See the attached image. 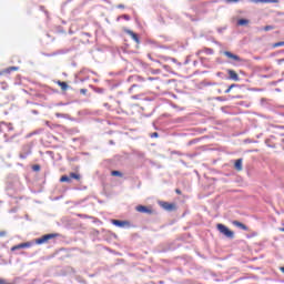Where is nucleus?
Masks as SVG:
<instances>
[{
  "mask_svg": "<svg viewBox=\"0 0 284 284\" xmlns=\"http://www.w3.org/2000/svg\"><path fill=\"white\" fill-rule=\"evenodd\" d=\"M161 206L163 207V210H168L169 212H172V210L174 209V204L169 202H161Z\"/></svg>",
  "mask_w": 284,
  "mask_h": 284,
  "instance_id": "nucleus-12",
  "label": "nucleus"
},
{
  "mask_svg": "<svg viewBox=\"0 0 284 284\" xmlns=\"http://www.w3.org/2000/svg\"><path fill=\"white\" fill-rule=\"evenodd\" d=\"M282 143H284V139H282Z\"/></svg>",
  "mask_w": 284,
  "mask_h": 284,
  "instance_id": "nucleus-58",
  "label": "nucleus"
},
{
  "mask_svg": "<svg viewBox=\"0 0 284 284\" xmlns=\"http://www.w3.org/2000/svg\"><path fill=\"white\" fill-rule=\"evenodd\" d=\"M57 119H70V114L67 113H55Z\"/></svg>",
  "mask_w": 284,
  "mask_h": 284,
  "instance_id": "nucleus-20",
  "label": "nucleus"
},
{
  "mask_svg": "<svg viewBox=\"0 0 284 284\" xmlns=\"http://www.w3.org/2000/svg\"><path fill=\"white\" fill-rule=\"evenodd\" d=\"M118 8H119V9H123V8H125V6H123V4H118Z\"/></svg>",
  "mask_w": 284,
  "mask_h": 284,
  "instance_id": "nucleus-43",
  "label": "nucleus"
},
{
  "mask_svg": "<svg viewBox=\"0 0 284 284\" xmlns=\"http://www.w3.org/2000/svg\"><path fill=\"white\" fill-rule=\"evenodd\" d=\"M122 19H125V21H130V16L129 14H123Z\"/></svg>",
  "mask_w": 284,
  "mask_h": 284,
  "instance_id": "nucleus-37",
  "label": "nucleus"
},
{
  "mask_svg": "<svg viewBox=\"0 0 284 284\" xmlns=\"http://www.w3.org/2000/svg\"><path fill=\"white\" fill-rule=\"evenodd\" d=\"M251 3H278V0H251Z\"/></svg>",
  "mask_w": 284,
  "mask_h": 284,
  "instance_id": "nucleus-14",
  "label": "nucleus"
},
{
  "mask_svg": "<svg viewBox=\"0 0 284 284\" xmlns=\"http://www.w3.org/2000/svg\"><path fill=\"white\" fill-rule=\"evenodd\" d=\"M58 105H63V103H58Z\"/></svg>",
  "mask_w": 284,
  "mask_h": 284,
  "instance_id": "nucleus-57",
  "label": "nucleus"
},
{
  "mask_svg": "<svg viewBox=\"0 0 284 284\" xmlns=\"http://www.w3.org/2000/svg\"><path fill=\"white\" fill-rule=\"evenodd\" d=\"M70 52V49H60L53 53L50 54V57H57L58 54H68Z\"/></svg>",
  "mask_w": 284,
  "mask_h": 284,
  "instance_id": "nucleus-15",
  "label": "nucleus"
},
{
  "mask_svg": "<svg viewBox=\"0 0 284 284\" xmlns=\"http://www.w3.org/2000/svg\"><path fill=\"white\" fill-rule=\"evenodd\" d=\"M61 183H72V179L68 175H62L60 179Z\"/></svg>",
  "mask_w": 284,
  "mask_h": 284,
  "instance_id": "nucleus-17",
  "label": "nucleus"
},
{
  "mask_svg": "<svg viewBox=\"0 0 284 284\" xmlns=\"http://www.w3.org/2000/svg\"><path fill=\"white\" fill-rule=\"evenodd\" d=\"M17 70H19V67H9L4 70V72H7V74H10V72H17Z\"/></svg>",
  "mask_w": 284,
  "mask_h": 284,
  "instance_id": "nucleus-19",
  "label": "nucleus"
},
{
  "mask_svg": "<svg viewBox=\"0 0 284 284\" xmlns=\"http://www.w3.org/2000/svg\"><path fill=\"white\" fill-rule=\"evenodd\" d=\"M80 94H88V89H81Z\"/></svg>",
  "mask_w": 284,
  "mask_h": 284,
  "instance_id": "nucleus-38",
  "label": "nucleus"
},
{
  "mask_svg": "<svg viewBox=\"0 0 284 284\" xmlns=\"http://www.w3.org/2000/svg\"><path fill=\"white\" fill-rule=\"evenodd\" d=\"M224 57H227V59H232L233 61H237V62L243 61V59H241V57H239L237 54H234L230 51H224Z\"/></svg>",
  "mask_w": 284,
  "mask_h": 284,
  "instance_id": "nucleus-7",
  "label": "nucleus"
},
{
  "mask_svg": "<svg viewBox=\"0 0 284 284\" xmlns=\"http://www.w3.org/2000/svg\"><path fill=\"white\" fill-rule=\"evenodd\" d=\"M104 108H110V104L109 103H104Z\"/></svg>",
  "mask_w": 284,
  "mask_h": 284,
  "instance_id": "nucleus-49",
  "label": "nucleus"
},
{
  "mask_svg": "<svg viewBox=\"0 0 284 284\" xmlns=\"http://www.w3.org/2000/svg\"><path fill=\"white\" fill-rule=\"evenodd\" d=\"M215 101H225V98H223V97H216V98H215Z\"/></svg>",
  "mask_w": 284,
  "mask_h": 284,
  "instance_id": "nucleus-39",
  "label": "nucleus"
},
{
  "mask_svg": "<svg viewBox=\"0 0 284 284\" xmlns=\"http://www.w3.org/2000/svg\"><path fill=\"white\" fill-rule=\"evenodd\" d=\"M3 128H6V122L0 123V134H1V132H3Z\"/></svg>",
  "mask_w": 284,
  "mask_h": 284,
  "instance_id": "nucleus-36",
  "label": "nucleus"
},
{
  "mask_svg": "<svg viewBox=\"0 0 284 284\" xmlns=\"http://www.w3.org/2000/svg\"><path fill=\"white\" fill-rule=\"evenodd\" d=\"M247 23H250V20L247 19H240L237 21V26H247Z\"/></svg>",
  "mask_w": 284,
  "mask_h": 284,
  "instance_id": "nucleus-21",
  "label": "nucleus"
},
{
  "mask_svg": "<svg viewBox=\"0 0 284 284\" xmlns=\"http://www.w3.org/2000/svg\"><path fill=\"white\" fill-rule=\"evenodd\" d=\"M32 114H39V111L33 110V111H32Z\"/></svg>",
  "mask_w": 284,
  "mask_h": 284,
  "instance_id": "nucleus-45",
  "label": "nucleus"
},
{
  "mask_svg": "<svg viewBox=\"0 0 284 284\" xmlns=\"http://www.w3.org/2000/svg\"><path fill=\"white\" fill-rule=\"evenodd\" d=\"M148 80H149V81H154V78L149 77Z\"/></svg>",
  "mask_w": 284,
  "mask_h": 284,
  "instance_id": "nucleus-47",
  "label": "nucleus"
},
{
  "mask_svg": "<svg viewBox=\"0 0 284 284\" xmlns=\"http://www.w3.org/2000/svg\"><path fill=\"white\" fill-rule=\"evenodd\" d=\"M2 73H0V77H1Z\"/></svg>",
  "mask_w": 284,
  "mask_h": 284,
  "instance_id": "nucleus-59",
  "label": "nucleus"
},
{
  "mask_svg": "<svg viewBox=\"0 0 284 284\" xmlns=\"http://www.w3.org/2000/svg\"><path fill=\"white\" fill-rule=\"evenodd\" d=\"M277 63H278V65H281V63H284V58H283V59L277 60Z\"/></svg>",
  "mask_w": 284,
  "mask_h": 284,
  "instance_id": "nucleus-42",
  "label": "nucleus"
},
{
  "mask_svg": "<svg viewBox=\"0 0 284 284\" xmlns=\"http://www.w3.org/2000/svg\"><path fill=\"white\" fill-rule=\"evenodd\" d=\"M225 1V3H239V1H241V0H224Z\"/></svg>",
  "mask_w": 284,
  "mask_h": 284,
  "instance_id": "nucleus-33",
  "label": "nucleus"
},
{
  "mask_svg": "<svg viewBox=\"0 0 284 284\" xmlns=\"http://www.w3.org/2000/svg\"><path fill=\"white\" fill-rule=\"evenodd\" d=\"M233 88H239V84H231L224 92L225 94H230L232 92Z\"/></svg>",
  "mask_w": 284,
  "mask_h": 284,
  "instance_id": "nucleus-22",
  "label": "nucleus"
},
{
  "mask_svg": "<svg viewBox=\"0 0 284 284\" xmlns=\"http://www.w3.org/2000/svg\"><path fill=\"white\" fill-rule=\"evenodd\" d=\"M70 179H74L75 181H80L81 180V175L78 173H70Z\"/></svg>",
  "mask_w": 284,
  "mask_h": 284,
  "instance_id": "nucleus-23",
  "label": "nucleus"
},
{
  "mask_svg": "<svg viewBox=\"0 0 284 284\" xmlns=\"http://www.w3.org/2000/svg\"><path fill=\"white\" fill-rule=\"evenodd\" d=\"M57 84H58L59 87H61V90H62L63 92H65V91L68 90V88H70V87L68 85V83H67V82H63V81H58Z\"/></svg>",
  "mask_w": 284,
  "mask_h": 284,
  "instance_id": "nucleus-16",
  "label": "nucleus"
},
{
  "mask_svg": "<svg viewBox=\"0 0 284 284\" xmlns=\"http://www.w3.org/2000/svg\"><path fill=\"white\" fill-rule=\"evenodd\" d=\"M6 234H8L6 231H0V237L6 236Z\"/></svg>",
  "mask_w": 284,
  "mask_h": 284,
  "instance_id": "nucleus-40",
  "label": "nucleus"
},
{
  "mask_svg": "<svg viewBox=\"0 0 284 284\" xmlns=\"http://www.w3.org/2000/svg\"><path fill=\"white\" fill-rule=\"evenodd\" d=\"M94 92H97L98 94H103V92H105V89H103V88H95Z\"/></svg>",
  "mask_w": 284,
  "mask_h": 284,
  "instance_id": "nucleus-26",
  "label": "nucleus"
},
{
  "mask_svg": "<svg viewBox=\"0 0 284 284\" xmlns=\"http://www.w3.org/2000/svg\"><path fill=\"white\" fill-rule=\"evenodd\" d=\"M0 284H6V280L0 278Z\"/></svg>",
  "mask_w": 284,
  "mask_h": 284,
  "instance_id": "nucleus-44",
  "label": "nucleus"
},
{
  "mask_svg": "<svg viewBox=\"0 0 284 284\" xmlns=\"http://www.w3.org/2000/svg\"><path fill=\"white\" fill-rule=\"evenodd\" d=\"M227 74L231 81H241V78L239 77V73H236V71L229 69Z\"/></svg>",
  "mask_w": 284,
  "mask_h": 284,
  "instance_id": "nucleus-6",
  "label": "nucleus"
},
{
  "mask_svg": "<svg viewBox=\"0 0 284 284\" xmlns=\"http://www.w3.org/2000/svg\"><path fill=\"white\" fill-rule=\"evenodd\" d=\"M270 30H274V26H265L264 32H270Z\"/></svg>",
  "mask_w": 284,
  "mask_h": 284,
  "instance_id": "nucleus-29",
  "label": "nucleus"
},
{
  "mask_svg": "<svg viewBox=\"0 0 284 284\" xmlns=\"http://www.w3.org/2000/svg\"><path fill=\"white\" fill-rule=\"evenodd\" d=\"M217 92H219V94H221V92H222L221 89H219Z\"/></svg>",
  "mask_w": 284,
  "mask_h": 284,
  "instance_id": "nucleus-54",
  "label": "nucleus"
},
{
  "mask_svg": "<svg viewBox=\"0 0 284 284\" xmlns=\"http://www.w3.org/2000/svg\"><path fill=\"white\" fill-rule=\"evenodd\" d=\"M77 281L78 283H87L85 280H83L81 276H77Z\"/></svg>",
  "mask_w": 284,
  "mask_h": 284,
  "instance_id": "nucleus-35",
  "label": "nucleus"
},
{
  "mask_svg": "<svg viewBox=\"0 0 284 284\" xmlns=\"http://www.w3.org/2000/svg\"><path fill=\"white\" fill-rule=\"evenodd\" d=\"M4 141H6V143H10L11 140L10 139H6Z\"/></svg>",
  "mask_w": 284,
  "mask_h": 284,
  "instance_id": "nucleus-50",
  "label": "nucleus"
},
{
  "mask_svg": "<svg viewBox=\"0 0 284 284\" xmlns=\"http://www.w3.org/2000/svg\"><path fill=\"white\" fill-rule=\"evenodd\" d=\"M126 32L128 34H130L133 41H135V43H141V40L139 39V34L134 33V31L132 30H128Z\"/></svg>",
  "mask_w": 284,
  "mask_h": 284,
  "instance_id": "nucleus-13",
  "label": "nucleus"
},
{
  "mask_svg": "<svg viewBox=\"0 0 284 284\" xmlns=\"http://www.w3.org/2000/svg\"><path fill=\"white\" fill-rule=\"evenodd\" d=\"M128 82L129 83H144L145 82V78H143L141 75H130L128 78Z\"/></svg>",
  "mask_w": 284,
  "mask_h": 284,
  "instance_id": "nucleus-4",
  "label": "nucleus"
},
{
  "mask_svg": "<svg viewBox=\"0 0 284 284\" xmlns=\"http://www.w3.org/2000/svg\"><path fill=\"white\" fill-rule=\"evenodd\" d=\"M217 230L221 234L226 236V239H234V232L230 231L225 224H217Z\"/></svg>",
  "mask_w": 284,
  "mask_h": 284,
  "instance_id": "nucleus-1",
  "label": "nucleus"
},
{
  "mask_svg": "<svg viewBox=\"0 0 284 284\" xmlns=\"http://www.w3.org/2000/svg\"><path fill=\"white\" fill-rule=\"evenodd\" d=\"M32 170H33V172H40V171H41V165L34 164V165L32 166Z\"/></svg>",
  "mask_w": 284,
  "mask_h": 284,
  "instance_id": "nucleus-27",
  "label": "nucleus"
},
{
  "mask_svg": "<svg viewBox=\"0 0 284 284\" xmlns=\"http://www.w3.org/2000/svg\"><path fill=\"white\" fill-rule=\"evenodd\" d=\"M232 225H234L235 227H239L240 230H243L244 232H247L250 229L247 227V225L243 224L242 222L239 221H233Z\"/></svg>",
  "mask_w": 284,
  "mask_h": 284,
  "instance_id": "nucleus-10",
  "label": "nucleus"
},
{
  "mask_svg": "<svg viewBox=\"0 0 284 284\" xmlns=\"http://www.w3.org/2000/svg\"><path fill=\"white\" fill-rule=\"evenodd\" d=\"M57 236H59V233L45 234L42 237L36 240V243L37 245H43V243H48L49 241H51V239H57Z\"/></svg>",
  "mask_w": 284,
  "mask_h": 284,
  "instance_id": "nucleus-2",
  "label": "nucleus"
},
{
  "mask_svg": "<svg viewBox=\"0 0 284 284\" xmlns=\"http://www.w3.org/2000/svg\"><path fill=\"white\" fill-rule=\"evenodd\" d=\"M217 32H223V29H217Z\"/></svg>",
  "mask_w": 284,
  "mask_h": 284,
  "instance_id": "nucleus-52",
  "label": "nucleus"
},
{
  "mask_svg": "<svg viewBox=\"0 0 284 284\" xmlns=\"http://www.w3.org/2000/svg\"><path fill=\"white\" fill-rule=\"evenodd\" d=\"M143 97V94H135L132 95L131 99H133L134 101H139V99H141Z\"/></svg>",
  "mask_w": 284,
  "mask_h": 284,
  "instance_id": "nucleus-30",
  "label": "nucleus"
},
{
  "mask_svg": "<svg viewBox=\"0 0 284 284\" xmlns=\"http://www.w3.org/2000/svg\"><path fill=\"white\" fill-rule=\"evenodd\" d=\"M234 168L237 172L243 171V159H237L234 163Z\"/></svg>",
  "mask_w": 284,
  "mask_h": 284,
  "instance_id": "nucleus-11",
  "label": "nucleus"
},
{
  "mask_svg": "<svg viewBox=\"0 0 284 284\" xmlns=\"http://www.w3.org/2000/svg\"><path fill=\"white\" fill-rule=\"evenodd\" d=\"M112 223L115 227H125V225H130V222L121 220H112Z\"/></svg>",
  "mask_w": 284,
  "mask_h": 284,
  "instance_id": "nucleus-9",
  "label": "nucleus"
},
{
  "mask_svg": "<svg viewBox=\"0 0 284 284\" xmlns=\"http://www.w3.org/2000/svg\"><path fill=\"white\" fill-rule=\"evenodd\" d=\"M284 45V41H280L273 44V48H281Z\"/></svg>",
  "mask_w": 284,
  "mask_h": 284,
  "instance_id": "nucleus-28",
  "label": "nucleus"
},
{
  "mask_svg": "<svg viewBox=\"0 0 284 284\" xmlns=\"http://www.w3.org/2000/svg\"><path fill=\"white\" fill-rule=\"evenodd\" d=\"M82 34H84V37H92L90 32H83Z\"/></svg>",
  "mask_w": 284,
  "mask_h": 284,
  "instance_id": "nucleus-41",
  "label": "nucleus"
},
{
  "mask_svg": "<svg viewBox=\"0 0 284 284\" xmlns=\"http://www.w3.org/2000/svg\"><path fill=\"white\" fill-rule=\"evenodd\" d=\"M110 145H114V141L113 140H110Z\"/></svg>",
  "mask_w": 284,
  "mask_h": 284,
  "instance_id": "nucleus-48",
  "label": "nucleus"
},
{
  "mask_svg": "<svg viewBox=\"0 0 284 284\" xmlns=\"http://www.w3.org/2000/svg\"><path fill=\"white\" fill-rule=\"evenodd\" d=\"M281 130H284V126L282 125V126H278Z\"/></svg>",
  "mask_w": 284,
  "mask_h": 284,
  "instance_id": "nucleus-55",
  "label": "nucleus"
},
{
  "mask_svg": "<svg viewBox=\"0 0 284 284\" xmlns=\"http://www.w3.org/2000/svg\"><path fill=\"white\" fill-rule=\"evenodd\" d=\"M134 88H141V85H139V84L131 85V88L129 89L130 94H132Z\"/></svg>",
  "mask_w": 284,
  "mask_h": 284,
  "instance_id": "nucleus-32",
  "label": "nucleus"
},
{
  "mask_svg": "<svg viewBox=\"0 0 284 284\" xmlns=\"http://www.w3.org/2000/svg\"><path fill=\"white\" fill-rule=\"evenodd\" d=\"M272 139H275L274 135H272L270 139L265 140V144L267 148H276V144L272 143Z\"/></svg>",
  "mask_w": 284,
  "mask_h": 284,
  "instance_id": "nucleus-18",
  "label": "nucleus"
},
{
  "mask_svg": "<svg viewBox=\"0 0 284 284\" xmlns=\"http://www.w3.org/2000/svg\"><path fill=\"white\" fill-rule=\"evenodd\" d=\"M280 232H284V227H281V229H280Z\"/></svg>",
  "mask_w": 284,
  "mask_h": 284,
  "instance_id": "nucleus-53",
  "label": "nucleus"
},
{
  "mask_svg": "<svg viewBox=\"0 0 284 284\" xmlns=\"http://www.w3.org/2000/svg\"><path fill=\"white\" fill-rule=\"evenodd\" d=\"M175 192H176V194H181V190L180 189H176Z\"/></svg>",
  "mask_w": 284,
  "mask_h": 284,
  "instance_id": "nucleus-46",
  "label": "nucleus"
},
{
  "mask_svg": "<svg viewBox=\"0 0 284 284\" xmlns=\"http://www.w3.org/2000/svg\"><path fill=\"white\" fill-rule=\"evenodd\" d=\"M31 245L32 244L30 242L21 243L11 247V251L17 252V250H24V247H31Z\"/></svg>",
  "mask_w": 284,
  "mask_h": 284,
  "instance_id": "nucleus-8",
  "label": "nucleus"
},
{
  "mask_svg": "<svg viewBox=\"0 0 284 284\" xmlns=\"http://www.w3.org/2000/svg\"><path fill=\"white\" fill-rule=\"evenodd\" d=\"M30 154H32V149L30 148V145H24L22 148V151L20 152V159H28Z\"/></svg>",
  "mask_w": 284,
  "mask_h": 284,
  "instance_id": "nucleus-5",
  "label": "nucleus"
},
{
  "mask_svg": "<svg viewBox=\"0 0 284 284\" xmlns=\"http://www.w3.org/2000/svg\"><path fill=\"white\" fill-rule=\"evenodd\" d=\"M136 212H140L141 214H154V210L145 206V205H138L135 207Z\"/></svg>",
  "mask_w": 284,
  "mask_h": 284,
  "instance_id": "nucleus-3",
  "label": "nucleus"
},
{
  "mask_svg": "<svg viewBox=\"0 0 284 284\" xmlns=\"http://www.w3.org/2000/svg\"><path fill=\"white\" fill-rule=\"evenodd\" d=\"M111 175L112 176H123V173L121 171H112Z\"/></svg>",
  "mask_w": 284,
  "mask_h": 284,
  "instance_id": "nucleus-25",
  "label": "nucleus"
},
{
  "mask_svg": "<svg viewBox=\"0 0 284 284\" xmlns=\"http://www.w3.org/2000/svg\"><path fill=\"white\" fill-rule=\"evenodd\" d=\"M204 52H205L206 54H214V49L206 48V49L204 50Z\"/></svg>",
  "mask_w": 284,
  "mask_h": 284,
  "instance_id": "nucleus-31",
  "label": "nucleus"
},
{
  "mask_svg": "<svg viewBox=\"0 0 284 284\" xmlns=\"http://www.w3.org/2000/svg\"><path fill=\"white\" fill-rule=\"evenodd\" d=\"M151 139H159V132H153L151 134Z\"/></svg>",
  "mask_w": 284,
  "mask_h": 284,
  "instance_id": "nucleus-34",
  "label": "nucleus"
},
{
  "mask_svg": "<svg viewBox=\"0 0 284 284\" xmlns=\"http://www.w3.org/2000/svg\"><path fill=\"white\" fill-rule=\"evenodd\" d=\"M4 128H7L8 132H12V130H14V126H12L11 123H6L4 122Z\"/></svg>",
  "mask_w": 284,
  "mask_h": 284,
  "instance_id": "nucleus-24",
  "label": "nucleus"
},
{
  "mask_svg": "<svg viewBox=\"0 0 284 284\" xmlns=\"http://www.w3.org/2000/svg\"><path fill=\"white\" fill-rule=\"evenodd\" d=\"M217 77H221V72H217Z\"/></svg>",
  "mask_w": 284,
  "mask_h": 284,
  "instance_id": "nucleus-56",
  "label": "nucleus"
},
{
  "mask_svg": "<svg viewBox=\"0 0 284 284\" xmlns=\"http://www.w3.org/2000/svg\"><path fill=\"white\" fill-rule=\"evenodd\" d=\"M280 270H281V272H283V274H284V266H282Z\"/></svg>",
  "mask_w": 284,
  "mask_h": 284,
  "instance_id": "nucleus-51",
  "label": "nucleus"
}]
</instances>
